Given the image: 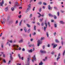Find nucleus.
<instances>
[{
  "label": "nucleus",
  "instance_id": "20",
  "mask_svg": "<svg viewBox=\"0 0 65 65\" xmlns=\"http://www.w3.org/2000/svg\"><path fill=\"white\" fill-rule=\"evenodd\" d=\"M38 13L39 14L40 16H42V17H43L44 16V14H43L42 15H41V14H40V13Z\"/></svg>",
  "mask_w": 65,
  "mask_h": 65
},
{
  "label": "nucleus",
  "instance_id": "27",
  "mask_svg": "<svg viewBox=\"0 0 65 65\" xmlns=\"http://www.w3.org/2000/svg\"><path fill=\"white\" fill-rule=\"evenodd\" d=\"M46 35L47 37H48V36H49V35H48V32H46Z\"/></svg>",
  "mask_w": 65,
  "mask_h": 65
},
{
  "label": "nucleus",
  "instance_id": "7",
  "mask_svg": "<svg viewBox=\"0 0 65 65\" xmlns=\"http://www.w3.org/2000/svg\"><path fill=\"white\" fill-rule=\"evenodd\" d=\"M42 42H40V41L39 40H38V44H37V46H39V44H40V43H41Z\"/></svg>",
  "mask_w": 65,
  "mask_h": 65
},
{
  "label": "nucleus",
  "instance_id": "37",
  "mask_svg": "<svg viewBox=\"0 0 65 65\" xmlns=\"http://www.w3.org/2000/svg\"><path fill=\"white\" fill-rule=\"evenodd\" d=\"M57 15H58V17H59V14H60V13H59V12H57Z\"/></svg>",
  "mask_w": 65,
  "mask_h": 65
},
{
  "label": "nucleus",
  "instance_id": "62",
  "mask_svg": "<svg viewBox=\"0 0 65 65\" xmlns=\"http://www.w3.org/2000/svg\"><path fill=\"white\" fill-rule=\"evenodd\" d=\"M2 39H5V38H4V37H2Z\"/></svg>",
  "mask_w": 65,
  "mask_h": 65
},
{
  "label": "nucleus",
  "instance_id": "6",
  "mask_svg": "<svg viewBox=\"0 0 65 65\" xmlns=\"http://www.w3.org/2000/svg\"><path fill=\"white\" fill-rule=\"evenodd\" d=\"M4 3V1L2 0V2L0 3V6H3V5Z\"/></svg>",
  "mask_w": 65,
  "mask_h": 65
},
{
  "label": "nucleus",
  "instance_id": "53",
  "mask_svg": "<svg viewBox=\"0 0 65 65\" xmlns=\"http://www.w3.org/2000/svg\"><path fill=\"white\" fill-rule=\"evenodd\" d=\"M37 24L38 25H39V26H40V23H39L38 22L37 23Z\"/></svg>",
  "mask_w": 65,
  "mask_h": 65
},
{
  "label": "nucleus",
  "instance_id": "33",
  "mask_svg": "<svg viewBox=\"0 0 65 65\" xmlns=\"http://www.w3.org/2000/svg\"><path fill=\"white\" fill-rule=\"evenodd\" d=\"M19 42H20V43H21V42H23V39H22L20 41H19Z\"/></svg>",
  "mask_w": 65,
  "mask_h": 65
},
{
  "label": "nucleus",
  "instance_id": "56",
  "mask_svg": "<svg viewBox=\"0 0 65 65\" xmlns=\"http://www.w3.org/2000/svg\"><path fill=\"white\" fill-rule=\"evenodd\" d=\"M61 44H62V45H63V42L62 41L61 42Z\"/></svg>",
  "mask_w": 65,
  "mask_h": 65
},
{
  "label": "nucleus",
  "instance_id": "49",
  "mask_svg": "<svg viewBox=\"0 0 65 65\" xmlns=\"http://www.w3.org/2000/svg\"><path fill=\"white\" fill-rule=\"evenodd\" d=\"M56 32H55L54 33V35L55 36H56Z\"/></svg>",
  "mask_w": 65,
  "mask_h": 65
},
{
  "label": "nucleus",
  "instance_id": "58",
  "mask_svg": "<svg viewBox=\"0 0 65 65\" xmlns=\"http://www.w3.org/2000/svg\"><path fill=\"white\" fill-rule=\"evenodd\" d=\"M62 47V46H60L59 47V50H60V49Z\"/></svg>",
  "mask_w": 65,
  "mask_h": 65
},
{
  "label": "nucleus",
  "instance_id": "28",
  "mask_svg": "<svg viewBox=\"0 0 65 65\" xmlns=\"http://www.w3.org/2000/svg\"><path fill=\"white\" fill-rule=\"evenodd\" d=\"M11 10H12V11H14V8L12 7L11 8Z\"/></svg>",
  "mask_w": 65,
  "mask_h": 65
},
{
  "label": "nucleus",
  "instance_id": "61",
  "mask_svg": "<svg viewBox=\"0 0 65 65\" xmlns=\"http://www.w3.org/2000/svg\"><path fill=\"white\" fill-rule=\"evenodd\" d=\"M18 23V20H17L16 22V24H17Z\"/></svg>",
  "mask_w": 65,
  "mask_h": 65
},
{
  "label": "nucleus",
  "instance_id": "52",
  "mask_svg": "<svg viewBox=\"0 0 65 65\" xmlns=\"http://www.w3.org/2000/svg\"><path fill=\"white\" fill-rule=\"evenodd\" d=\"M40 21H41V22H42V20H43V19H40Z\"/></svg>",
  "mask_w": 65,
  "mask_h": 65
},
{
  "label": "nucleus",
  "instance_id": "41",
  "mask_svg": "<svg viewBox=\"0 0 65 65\" xmlns=\"http://www.w3.org/2000/svg\"><path fill=\"white\" fill-rule=\"evenodd\" d=\"M41 8H40L39 10V11L40 12H41Z\"/></svg>",
  "mask_w": 65,
  "mask_h": 65
},
{
  "label": "nucleus",
  "instance_id": "5",
  "mask_svg": "<svg viewBox=\"0 0 65 65\" xmlns=\"http://www.w3.org/2000/svg\"><path fill=\"white\" fill-rule=\"evenodd\" d=\"M45 25L46 27H44V31H45V29H46V28H47V23H46V22H45Z\"/></svg>",
  "mask_w": 65,
  "mask_h": 65
},
{
  "label": "nucleus",
  "instance_id": "34",
  "mask_svg": "<svg viewBox=\"0 0 65 65\" xmlns=\"http://www.w3.org/2000/svg\"><path fill=\"white\" fill-rule=\"evenodd\" d=\"M56 42H57V43H58V42H59V41L57 39L56 40Z\"/></svg>",
  "mask_w": 65,
  "mask_h": 65
},
{
  "label": "nucleus",
  "instance_id": "47",
  "mask_svg": "<svg viewBox=\"0 0 65 65\" xmlns=\"http://www.w3.org/2000/svg\"><path fill=\"white\" fill-rule=\"evenodd\" d=\"M36 34V33L35 32H34V33L33 34V35H35Z\"/></svg>",
  "mask_w": 65,
  "mask_h": 65
},
{
  "label": "nucleus",
  "instance_id": "57",
  "mask_svg": "<svg viewBox=\"0 0 65 65\" xmlns=\"http://www.w3.org/2000/svg\"><path fill=\"white\" fill-rule=\"evenodd\" d=\"M43 25H44L43 23H42L41 25L42 26H43Z\"/></svg>",
  "mask_w": 65,
  "mask_h": 65
},
{
  "label": "nucleus",
  "instance_id": "55",
  "mask_svg": "<svg viewBox=\"0 0 65 65\" xmlns=\"http://www.w3.org/2000/svg\"><path fill=\"white\" fill-rule=\"evenodd\" d=\"M48 47H50V44H48L47 46Z\"/></svg>",
  "mask_w": 65,
  "mask_h": 65
},
{
  "label": "nucleus",
  "instance_id": "16",
  "mask_svg": "<svg viewBox=\"0 0 65 65\" xmlns=\"http://www.w3.org/2000/svg\"><path fill=\"white\" fill-rule=\"evenodd\" d=\"M24 30L25 32H26L27 31V28H26V27H24Z\"/></svg>",
  "mask_w": 65,
  "mask_h": 65
},
{
  "label": "nucleus",
  "instance_id": "26",
  "mask_svg": "<svg viewBox=\"0 0 65 65\" xmlns=\"http://www.w3.org/2000/svg\"><path fill=\"white\" fill-rule=\"evenodd\" d=\"M18 56L19 58L20 59H21V56H20V54H18Z\"/></svg>",
  "mask_w": 65,
  "mask_h": 65
},
{
  "label": "nucleus",
  "instance_id": "21",
  "mask_svg": "<svg viewBox=\"0 0 65 65\" xmlns=\"http://www.w3.org/2000/svg\"><path fill=\"white\" fill-rule=\"evenodd\" d=\"M28 8H30V7H31V4H29L28 6Z\"/></svg>",
  "mask_w": 65,
  "mask_h": 65
},
{
  "label": "nucleus",
  "instance_id": "15",
  "mask_svg": "<svg viewBox=\"0 0 65 65\" xmlns=\"http://www.w3.org/2000/svg\"><path fill=\"white\" fill-rule=\"evenodd\" d=\"M60 24H65V23L63 22V21H60Z\"/></svg>",
  "mask_w": 65,
  "mask_h": 65
},
{
  "label": "nucleus",
  "instance_id": "54",
  "mask_svg": "<svg viewBox=\"0 0 65 65\" xmlns=\"http://www.w3.org/2000/svg\"><path fill=\"white\" fill-rule=\"evenodd\" d=\"M45 48V46H44V45H43V49H44V48Z\"/></svg>",
  "mask_w": 65,
  "mask_h": 65
},
{
  "label": "nucleus",
  "instance_id": "40",
  "mask_svg": "<svg viewBox=\"0 0 65 65\" xmlns=\"http://www.w3.org/2000/svg\"><path fill=\"white\" fill-rule=\"evenodd\" d=\"M54 26L55 27V28L57 27V25L56 24H55L54 25Z\"/></svg>",
  "mask_w": 65,
  "mask_h": 65
},
{
  "label": "nucleus",
  "instance_id": "19",
  "mask_svg": "<svg viewBox=\"0 0 65 65\" xmlns=\"http://www.w3.org/2000/svg\"><path fill=\"white\" fill-rule=\"evenodd\" d=\"M33 52V50L32 49H30V50H29L28 52L29 53H32Z\"/></svg>",
  "mask_w": 65,
  "mask_h": 65
},
{
  "label": "nucleus",
  "instance_id": "43",
  "mask_svg": "<svg viewBox=\"0 0 65 65\" xmlns=\"http://www.w3.org/2000/svg\"><path fill=\"white\" fill-rule=\"evenodd\" d=\"M42 3L41 2H40L38 3V4H39L40 5H41V4Z\"/></svg>",
  "mask_w": 65,
  "mask_h": 65
},
{
  "label": "nucleus",
  "instance_id": "44",
  "mask_svg": "<svg viewBox=\"0 0 65 65\" xmlns=\"http://www.w3.org/2000/svg\"><path fill=\"white\" fill-rule=\"evenodd\" d=\"M43 4L44 5H46V4L44 2L43 3Z\"/></svg>",
  "mask_w": 65,
  "mask_h": 65
},
{
  "label": "nucleus",
  "instance_id": "36",
  "mask_svg": "<svg viewBox=\"0 0 65 65\" xmlns=\"http://www.w3.org/2000/svg\"><path fill=\"white\" fill-rule=\"evenodd\" d=\"M44 37H41V40H43V39H44Z\"/></svg>",
  "mask_w": 65,
  "mask_h": 65
},
{
  "label": "nucleus",
  "instance_id": "32",
  "mask_svg": "<svg viewBox=\"0 0 65 65\" xmlns=\"http://www.w3.org/2000/svg\"><path fill=\"white\" fill-rule=\"evenodd\" d=\"M18 17L19 19H21V17H22V15H20L18 16Z\"/></svg>",
  "mask_w": 65,
  "mask_h": 65
},
{
  "label": "nucleus",
  "instance_id": "2",
  "mask_svg": "<svg viewBox=\"0 0 65 65\" xmlns=\"http://www.w3.org/2000/svg\"><path fill=\"white\" fill-rule=\"evenodd\" d=\"M27 63V64H26V65H30V59L29 58H28Z\"/></svg>",
  "mask_w": 65,
  "mask_h": 65
},
{
  "label": "nucleus",
  "instance_id": "9",
  "mask_svg": "<svg viewBox=\"0 0 65 65\" xmlns=\"http://www.w3.org/2000/svg\"><path fill=\"white\" fill-rule=\"evenodd\" d=\"M6 21V20H5V19H4L3 20V22H2L1 20V23L3 24V23H5V21Z\"/></svg>",
  "mask_w": 65,
  "mask_h": 65
},
{
  "label": "nucleus",
  "instance_id": "11",
  "mask_svg": "<svg viewBox=\"0 0 65 65\" xmlns=\"http://www.w3.org/2000/svg\"><path fill=\"white\" fill-rule=\"evenodd\" d=\"M10 59L11 60H12L13 59V58L12 57V54H10Z\"/></svg>",
  "mask_w": 65,
  "mask_h": 65
},
{
  "label": "nucleus",
  "instance_id": "1",
  "mask_svg": "<svg viewBox=\"0 0 65 65\" xmlns=\"http://www.w3.org/2000/svg\"><path fill=\"white\" fill-rule=\"evenodd\" d=\"M13 46L14 47V50H18V47H19V45L14 44L13 45Z\"/></svg>",
  "mask_w": 65,
  "mask_h": 65
},
{
  "label": "nucleus",
  "instance_id": "48",
  "mask_svg": "<svg viewBox=\"0 0 65 65\" xmlns=\"http://www.w3.org/2000/svg\"><path fill=\"white\" fill-rule=\"evenodd\" d=\"M11 62V60L9 61V62H8V64H10V62Z\"/></svg>",
  "mask_w": 65,
  "mask_h": 65
},
{
  "label": "nucleus",
  "instance_id": "13",
  "mask_svg": "<svg viewBox=\"0 0 65 65\" xmlns=\"http://www.w3.org/2000/svg\"><path fill=\"white\" fill-rule=\"evenodd\" d=\"M60 53H59L58 54V56L57 58V61H58V59H60V57H59V56H60Z\"/></svg>",
  "mask_w": 65,
  "mask_h": 65
},
{
  "label": "nucleus",
  "instance_id": "24",
  "mask_svg": "<svg viewBox=\"0 0 65 65\" xmlns=\"http://www.w3.org/2000/svg\"><path fill=\"white\" fill-rule=\"evenodd\" d=\"M49 17H53V15L51 14H49Z\"/></svg>",
  "mask_w": 65,
  "mask_h": 65
},
{
  "label": "nucleus",
  "instance_id": "59",
  "mask_svg": "<svg viewBox=\"0 0 65 65\" xmlns=\"http://www.w3.org/2000/svg\"><path fill=\"white\" fill-rule=\"evenodd\" d=\"M3 57H4V58H5V54H3Z\"/></svg>",
  "mask_w": 65,
  "mask_h": 65
},
{
  "label": "nucleus",
  "instance_id": "45",
  "mask_svg": "<svg viewBox=\"0 0 65 65\" xmlns=\"http://www.w3.org/2000/svg\"><path fill=\"white\" fill-rule=\"evenodd\" d=\"M34 30H36V26H34Z\"/></svg>",
  "mask_w": 65,
  "mask_h": 65
},
{
  "label": "nucleus",
  "instance_id": "30",
  "mask_svg": "<svg viewBox=\"0 0 65 65\" xmlns=\"http://www.w3.org/2000/svg\"><path fill=\"white\" fill-rule=\"evenodd\" d=\"M48 24L49 27H51V25H50V22H48Z\"/></svg>",
  "mask_w": 65,
  "mask_h": 65
},
{
  "label": "nucleus",
  "instance_id": "35",
  "mask_svg": "<svg viewBox=\"0 0 65 65\" xmlns=\"http://www.w3.org/2000/svg\"><path fill=\"white\" fill-rule=\"evenodd\" d=\"M22 20L20 22L19 24V26H21V24H22Z\"/></svg>",
  "mask_w": 65,
  "mask_h": 65
},
{
  "label": "nucleus",
  "instance_id": "60",
  "mask_svg": "<svg viewBox=\"0 0 65 65\" xmlns=\"http://www.w3.org/2000/svg\"><path fill=\"white\" fill-rule=\"evenodd\" d=\"M19 50H21V47H19Z\"/></svg>",
  "mask_w": 65,
  "mask_h": 65
},
{
  "label": "nucleus",
  "instance_id": "8",
  "mask_svg": "<svg viewBox=\"0 0 65 65\" xmlns=\"http://www.w3.org/2000/svg\"><path fill=\"white\" fill-rule=\"evenodd\" d=\"M51 45L52 46H53V48H55V47H56V46H57V45L55 44H54V43H52L51 44Z\"/></svg>",
  "mask_w": 65,
  "mask_h": 65
},
{
  "label": "nucleus",
  "instance_id": "46",
  "mask_svg": "<svg viewBox=\"0 0 65 65\" xmlns=\"http://www.w3.org/2000/svg\"><path fill=\"white\" fill-rule=\"evenodd\" d=\"M25 51V48H23L22 49V51Z\"/></svg>",
  "mask_w": 65,
  "mask_h": 65
},
{
  "label": "nucleus",
  "instance_id": "23",
  "mask_svg": "<svg viewBox=\"0 0 65 65\" xmlns=\"http://www.w3.org/2000/svg\"><path fill=\"white\" fill-rule=\"evenodd\" d=\"M26 25H27V27L29 28H30V27H31V26H30V25L28 24H27Z\"/></svg>",
  "mask_w": 65,
  "mask_h": 65
},
{
  "label": "nucleus",
  "instance_id": "17",
  "mask_svg": "<svg viewBox=\"0 0 65 65\" xmlns=\"http://www.w3.org/2000/svg\"><path fill=\"white\" fill-rule=\"evenodd\" d=\"M8 7H7L6 8H5V11H7V10H8Z\"/></svg>",
  "mask_w": 65,
  "mask_h": 65
},
{
  "label": "nucleus",
  "instance_id": "3",
  "mask_svg": "<svg viewBox=\"0 0 65 65\" xmlns=\"http://www.w3.org/2000/svg\"><path fill=\"white\" fill-rule=\"evenodd\" d=\"M35 57V55L33 57H32V59H32V61L33 62H34V60L35 61H36V59Z\"/></svg>",
  "mask_w": 65,
  "mask_h": 65
},
{
  "label": "nucleus",
  "instance_id": "22",
  "mask_svg": "<svg viewBox=\"0 0 65 65\" xmlns=\"http://www.w3.org/2000/svg\"><path fill=\"white\" fill-rule=\"evenodd\" d=\"M30 9V8H27V10L25 12L26 13H27V12H28L29 11V10Z\"/></svg>",
  "mask_w": 65,
  "mask_h": 65
},
{
  "label": "nucleus",
  "instance_id": "42",
  "mask_svg": "<svg viewBox=\"0 0 65 65\" xmlns=\"http://www.w3.org/2000/svg\"><path fill=\"white\" fill-rule=\"evenodd\" d=\"M32 17V14H31L30 15V18H31Z\"/></svg>",
  "mask_w": 65,
  "mask_h": 65
},
{
  "label": "nucleus",
  "instance_id": "25",
  "mask_svg": "<svg viewBox=\"0 0 65 65\" xmlns=\"http://www.w3.org/2000/svg\"><path fill=\"white\" fill-rule=\"evenodd\" d=\"M30 29L29 28V29L27 30V33H29L30 32Z\"/></svg>",
  "mask_w": 65,
  "mask_h": 65
},
{
  "label": "nucleus",
  "instance_id": "10",
  "mask_svg": "<svg viewBox=\"0 0 65 65\" xmlns=\"http://www.w3.org/2000/svg\"><path fill=\"white\" fill-rule=\"evenodd\" d=\"M1 60H2V61H3L4 62V63H6V61L5 59H3L2 58H0V61Z\"/></svg>",
  "mask_w": 65,
  "mask_h": 65
},
{
  "label": "nucleus",
  "instance_id": "63",
  "mask_svg": "<svg viewBox=\"0 0 65 65\" xmlns=\"http://www.w3.org/2000/svg\"><path fill=\"white\" fill-rule=\"evenodd\" d=\"M17 65H21V64H19V63H17Z\"/></svg>",
  "mask_w": 65,
  "mask_h": 65
},
{
  "label": "nucleus",
  "instance_id": "39",
  "mask_svg": "<svg viewBox=\"0 0 65 65\" xmlns=\"http://www.w3.org/2000/svg\"><path fill=\"white\" fill-rule=\"evenodd\" d=\"M65 50H64L63 53V56H64V54H65Z\"/></svg>",
  "mask_w": 65,
  "mask_h": 65
},
{
  "label": "nucleus",
  "instance_id": "31",
  "mask_svg": "<svg viewBox=\"0 0 65 65\" xmlns=\"http://www.w3.org/2000/svg\"><path fill=\"white\" fill-rule=\"evenodd\" d=\"M54 9H55V10H58L57 8V7H54Z\"/></svg>",
  "mask_w": 65,
  "mask_h": 65
},
{
  "label": "nucleus",
  "instance_id": "64",
  "mask_svg": "<svg viewBox=\"0 0 65 65\" xmlns=\"http://www.w3.org/2000/svg\"><path fill=\"white\" fill-rule=\"evenodd\" d=\"M54 21L53 20H51V22H54Z\"/></svg>",
  "mask_w": 65,
  "mask_h": 65
},
{
  "label": "nucleus",
  "instance_id": "38",
  "mask_svg": "<svg viewBox=\"0 0 65 65\" xmlns=\"http://www.w3.org/2000/svg\"><path fill=\"white\" fill-rule=\"evenodd\" d=\"M43 64L42 62H41L40 63H39V65H42Z\"/></svg>",
  "mask_w": 65,
  "mask_h": 65
},
{
  "label": "nucleus",
  "instance_id": "29",
  "mask_svg": "<svg viewBox=\"0 0 65 65\" xmlns=\"http://www.w3.org/2000/svg\"><path fill=\"white\" fill-rule=\"evenodd\" d=\"M53 17L55 19H57V17L55 15H54Z\"/></svg>",
  "mask_w": 65,
  "mask_h": 65
},
{
  "label": "nucleus",
  "instance_id": "4",
  "mask_svg": "<svg viewBox=\"0 0 65 65\" xmlns=\"http://www.w3.org/2000/svg\"><path fill=\"white\" fill-rule=\"evenodd\" d=\"M19 5H18V3L16 2L15 3V5L13 6V7L14 8L16 7L17 6H18Z\"/></svg>",
  "mask_w": 65,
  "mask_h": 65
},
{
  "label": "nucleus",
  "instance_id": "50",
  "mask_svg": "<svg viewBox=\"0 0 65 65\" xmlns=\"http://www.w3.org/2000/svg\"><path fill=\"white\" fill-rule=\"evenodd\" d=\"M9 42L11 43H12V40L9 41Z\"/></svg>",
  "mask_w": 65,
  "mask_h": 65
},
{
  "label": "nucleus",
  "instance_id": "51",
  "mask_svg": "<svg viewBox=\"0 0 65 65\" xmlns=\"http://www.w3.org/2000/svg\"><path fill=\"white\" fill-rule=\"evenodd\" d=\"M2 33H1V34H0V37H1V36H2Z\"/></svg>",
  "mask_w": 65,
  "mask_h": 65
},
{
  "label": "nucleus",
  "instance_id": "14",
  "mask_svg": "<svg viewBox=\"0 0 65 65\" xmlns=\"http://www.w3.org/2000/svg\"><path fill=\"white\" fill-rule=\"evenodd\" d=\"M48 8L49 10H50V9H52V8L50 6V5H49L48 6Z\"/></svg>",
  "mask_w": 65,
  "mask_h": 65
},
{
  "label": "nucleus",
  "instance_id": "12",
  "mask_svg": "<svg viewBox=\"0 0 65 65\" xmlns=\"http://www.w3.org/2000/svg\"><path fill=\"white\" fill-rule=\"evenodd\" d=\"M40 52L41 53H46V51H42V50H40Z\"/></svg>",
  "mask_w": 65,
  "mask_h": 65
},
{
  "label": "nucleus",
  "instance_id": "18",
  "mask_svg": "<svg viewBox=\"0 0 65 65\" xmlns=\"http://www.w3.org/2000/svg\"><path fill=\"white\" fill-rule=\"evenodd\" d=\"M31 46H34V45L30 44L29 45V47H31Z\"/></svg>",
  "mask_w": 65,
  "mask_h": 65
}]
</instances>
